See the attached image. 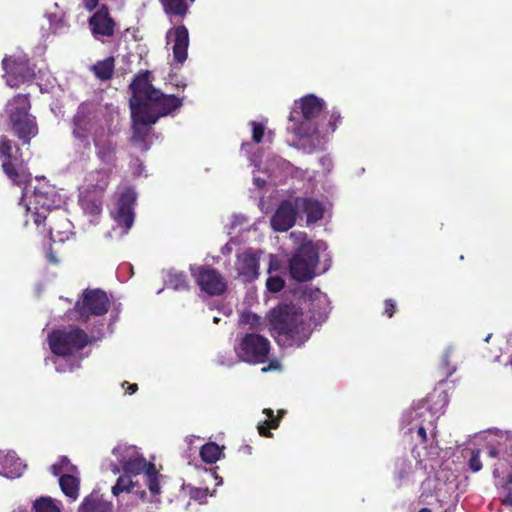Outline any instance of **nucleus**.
<instances>
[{
  "label": "nucleus",
  "instance_id": "obj_1",
  "mask_svg": "<svg viewBox=\"0 0 512 512\" xmlns=\"http://www.w3.org/2000/svg\"><path fill=\"white\" fill-rule=\"evenodd\" d=\"M130 109L133 120V142L142 151L148 150L145 138L160 117L171 114L181 107L182 100L164 94L151 84V73L137 75L131 83Z\"/></svg>",
  "mask_w": 512,
  "mask_h": 512
},
{
  "label": "nucleus",
  "instance_id": "obj_2",
  "mask_svg": "<svg viewBox=\"0 0 512 512\" xmlns=\"http://www.w3.org/2000/svg\"><path fill=\"white\" fill-rule=\"evenodd\" d=\"M117 464L114 465L113 472L120 471L125 474L117 479L112 487V494L119 497L121 493L135 494L143 499L146 495L144 490L139 489L137 481L133 478L143 473L146 485L153 496L161 493L162 475L152 462H147L140 450L126 443L118 444L112 451Z\"/></svg>",
  "mask_w": 512,
  "mask_h": 512
},
{
  "label": "nucleus",
  "instance_id": "obj_3",
  "mask_svg": "<svg viewBox=\"0 0 512 512\" xmlns=\"http://www.w3.org/2000/svg\"><path fill=\"white\" fill-rule=\"evenodd\" d=\"M239 323L249 329H268L281 346L300 347L310 337L309 327L293 305L280 304L273 308L265 319L245 311L241 313Z\"/></svg>",
  "mask_w": 512,
  "mask_h": 512
},
{
  "label": "nucleus",
  "instance_id": "obj_4",
  "mask_svg": "<svg viewBox=\"0 0 512 512\" xmlns=\"http://www.w3.org/2000/svg\"><path fill=\"white\" fill-rule=\"evenodd\" d=\"M290 238L298 245L289 259V273L296 281H309L325 273L331 266V255L324 241H307L304 232H292Z\"/></svg>",
  "mask_w": 512,
  "mask_h": 512
},
{
  "label": "nucleus",
  "instance_id": "obj_5",
  "mask_svg": "<svg viewBox=\"0 0 512 512\" xmlns=\"http://www.w3.org/2000/svg\"><path fill=\"white\" fill-rule=\"evenodd\" d=\"M65 203V198L59 191L44 178H36L35 184L31 183L25 186L21 198V204L25 207V224L32 221L40 232L45 231L41 229V225L47 218L48 213L52 209L60 208Z\"/></svg>",
  "mask_w": 512,
  "mask_h": 512
},
{
  "label": "nucleus",
  "instance_id": "obj_6",
  "mask_svg": "<svg viewBox=\"0 0 512 512\" xmlns=\"http://www.w3.org/2000/svg\"><path fill=\"white\" fill-rule=\"evenodd\" d=\"M489 456L498 458L493 475L500 489V500L506 506H512V434L509 432H489Z\"/></svg>",
  "mask_w": 512,
  "mask_h": 512
},
{
  "label": "nucleus",
  "instance_id": "obj_7",
  "mask_svg": "<svg viewBox=\"0 0 512 512\" xmlns=\"http://www.w3.org/2000/svg\"><path fill=\"white\" fill-rule=\"evenodd\" d=\"M50 349L54 356L47 358L52 361L57 372L64 373L74 370L78 367V361L72 358L74 353L83 349L91 339L78 328H71L69 330H55L48 336Z\"/></svg>",
  "mask_w": 512,
  "mask_h": 512
},
{
  "label": "nucleus",
  "instance_id": "obj_8",
  "mask_svg": "<svg viewBox=\"0 0 512 512\" xmlns=\"http://www.w3.org/2000/svg\"><path fill=\"white\" fill-rule=\"evenodd\" d=\"M326 108L325 101L314 94H308L294 102L287 130L298 138L314 135L318 129V118Z\"/></svg>",
  "mask_w": 512,
  "mask_h": 512
},
{
  "label": "nucleus",
  "instance_id": "obj_9",
  "mask_svg": "<svg viewBox=\"0 0 512 512\" xmlns=\"http://www.w3.org/2000/svg\"><path fill=\"white\" fill-rule=\"evenodd\" d=\"M108 128L103 112L93 104H81L73 117L72 135L84 148H89L91 140L104 135Z\"/></svg>",
  "mask_w": 512,
  "mask_h": 512
},
{
  "label": "nucleus",
  "instance_id": "obj_10",
  "mask_svg": "<svg viewBox=\"0 0 512 512\" xmlns=\"http://www.w3.org/2000/svg\"><path fill=\"white\" fill-rule=\"evenodd\" d=\"M111 173V167H104L90 171L85 176L79 189V204L86 215L96 217L101 213L103 194L109 185Z\"/></svg>",
  "mask_w": 512,
  "mask_h": 512
},
{
  "label": "nucleus",
  "instance_id": "obj_11",
  "mask_svg": "<svg viewBox=\"0 0 512 512\" xmlns=\"http://www.w3.org/2000/svg\"><path fill=\"white\" fill-rule=\"evenodd\" d=\"M31 108L28 95L18 94L6 104V113L14 134L23 142L29 144L38 133L35 117L29 113Z\"/></svg>",
  "mask_w": 512,
  "mask_h": 512
},
{
  "label": "nucleus",
  "instance_id": "obj_12",
  "mask_svg": "<svg viewBox=\"0 0 512 512\" xmlns=\"http://www.w3.org/2000/svg\"><path fill=\"white\" fill-rule=\"evenodd\" d=\"M300 302L303 307L296 304L292 305L297 308L300 315L302 314L303 320L311 333L310 322L317 325L327 318L330 312V301L327 295L318 288H309L304 292Z\"/></svg>",
  "mask_w": 512,
  "mask_h": 512
},
{
  "label": "nucleus",
  "instance_id": "obj_13",
  "mask_svg": "<svg viewBox=\"0 0 512 512\" xmlns=\"http://www.w3.org/2000/svg\"><path fill=\"white\" fill-rule=\"evenodd\" d=\"M136 193L131 188L119 190L116 203L111 210V216L116 223L112 231L108 232V237H122L127 234L134 221V204Z\"/></svg>",
  "mask_w": 512,
  "mask_h": 512
},
{
  "label": "nucleus",
  "instance_id": "obj_14",
  "mask_svg": "<svg viewBox=\"0 0 512 512\" xmlns=\"http://www.w3.org/2000/svg\"><path fill=\"white\" fill-rule=\"evenodd\" d=\"M440 411L432 410L426 400L419 401L403 416V423L408 426V432L416 431L418 437L425 442L426 429L434 428V422Z\"/></svg>",
  "mask_w": 512,
  "mask_h": 512
},
{
  "label": "nucleus",
  "instance_id": "obj_15",
  "mask_svg": "<svg viewBox=\"0 0 512 512\" xmlns=\"http://www.w3.org/2000/svg\"><path fill=\"white\" fill-rule=\"evenodd\" d=\"M270 350V343L267 338L250 333L244 335L235 346V352L240 360L259 364L266 361Z\"/></svg>",
  "mask_w": 512,
  "mask_h": 512
},
{
  "label": "nucleus",
  "instance_id": "obj_16",
  "mask_svg": "<svg viewBox=\"0 0 512 512\" xmlns=\"http://www.w3.org/2000/svg\"><path fill=\"white\" fill-rule=\"evenodd\" d=\"M50 469L54 476L59 477V485L64 495L75 501L79 496L80 485L77 467L63 456Z\"/></svg>",
  "mask_w": 512,
  "mask_h": 512
},
{
  "label": "nucleus",
  "instance_id": "obj_17",
  "mask_svg": "<svg viewBox=\"0 0 512 512\" xmlns=\"http://www.w3.org/2000/svg\"><path fill=\"white\" fill-rule=\"evenodd\" d=\"M2 65L6 83L11 88L18 87L34 76V72L28 64V58L23 53L4 58Z\"/></svg>",
  "mask_w": 512,
  "mask_h": 512
},
{
  "label": "nucleus",
  "instance_id": "obj_18",
  "mask_svg": "<svg viewBox=\"0 0 512 512\" xmlns=\"http://www.w3.org/2000/svg\"><path fill=\"white\" fill-rule=\"evenodd\" d=\"M110 306L109 298L101 290H88L83 293L82 300L77 301L75 310L79 319L86 321L90 315H103Z\"/></svg>",
  "mask_w": 512,
  "mask_h": 512
},
{
  "label": "nucleus",
  "instance_id": "obj_19",
  "mask_svg": "<svg viewBox=\"0 0 512 512\" xmlns=\"http://www.w3.org/2000/svg\"><path fill=\"white\" fill-rule=\"evenodd\" d=\"M190 271L202 291L209 295H219L226 289V282L215 269L205 266H190Z\"/></svg>",
  "mask_w": 512,
  "mask_h": 512
},
{
  "label": "nucleus",
  "instance_id": "obj_20",
  "mask_svg": "<svg viewBox=\"0 0 512 512\" xmlns=\"http://www.w3.org/2000/svg\"><path fill=\"white\" fill-rule=\"evenodd\" d=\"M0 157L4 173L17 185L28 182L30 174L22 167H18L16 159H12V142L6 137L0 139Z\"/></svg>",
  "mask_w": 512,
  "mask_h": 512
},
{
  "label": "nucleus",
  "instance_id": "obj_21",
  "mask_svg": "<svg viewBox=\"0 0 512 512\" xmlns=\"http://www.w3.org/2000/svg\"><path fill=\"white\" fill-rule=\"evenodd\" d=\"M299 215L296 198L283 201L271 218V226L274 230L284 232L289 230Z\"/></svg>",
  "mask_w": 512,
  "mask_h": 512
},
{
  "label": "nucleus",
  "instance_id": "obj_22",
  "mask_svg": "<svg viewBox=\"0 0 512 512\" xmlns=\"http://www.w3.org/2000/svg\"><path fill=\"white\" fill-rule=\"evenodd\" d=\"M167 45L171 46L174 61L183 64L187 59L189 46V34L185 26H177L170 29L166 35Z\"/></svg>",
  "mask_w": 512,
  "mask_h": 512
},
{
  "label": "nucleus",
  "instance_id": "obj_23",
  "mask_svg": "<svg viewBox=\"0 0 512 512\" xmlns=\"http://www.w3.org/2000/svg\"><path fill=\"white\" fill-rule=\"evenodd\" d=\"M89 24L96 39L100 40L103 37H110L114 33L115 23L104 6L97 10L89 19Z\"/></svg>",
  "mask_w": 512,
  "mask_h": 512
},
{
  "label": "nucleus",
  "instance_id": "obj_24",
  "mask_svg": "<svg viewBox=\"0 0 512 512\" xmlns=\"http://www.w3.org/2000/svg\"><path fill=\"white\" fill-rule=\"evenodd\" d=\"M299 215L305 214L307 224L321 220L325 213V207L318 200L307 197H296Z\"/></svg>",
  "mask_w": 512,
  "mask_h": 512
},
{
  "label": "nucleus",
  "instance_id": "obj_25",
  "mask_svg": "<svg viewBox=\"0 0 512 512\" xmlns=\"http://www.w3.org/2000/svg\"><path fill=\"white\" fill-rule=\"evenodd\" d=\"M26 465L16 457L15 453L0 450V475L7 478L20 477Z\"/></svg>",
  "mask_w": 512,
  "mask_h": 512
},
{
  "label": "nucleus",
  "instance_id": "obj_26",
  "mask_svg": "<svg viewBox=\"0 0 512 512\" xmlns=\"http://www.w3.org/2000/svg\"><path fill=\"white\" fill-rule=\"evenodd\" d=\"M259 260L251 251L244 252L237 257L236 269L245 280L251 281L257 278L259 272Z\"/></svg>",
  "mask_w": 512,
  "mask_h": 512
},
{
  "label": "nucleus",
  "instance_id": "obj_27",
  "mask_svg": "<svg viewBox=\"0 0 512 512\" xmlns=\"http://www.w3.org/2000/svg\"><path fill=\"white\" fill-rule=\"evenodd\" d=\"M109 128L106 130L104 135H99L93 139V143L96 148V154L99 160L106 165L111 167L115 161V145L109 139Z\"/></svg>",
  "mask_w": 512,
  "mask_h": 512
},
{
  "label": "nucleus",
  "instance_id": "obj_28",
  "mask_svg": "<svg viewBox=\"0 0 512 512\" xmlns=\"http://www.w3.org/2000/svg\"><path fill=\"white\" fill-rule=\"evenodd\" d=\"M254 166L258 171H263L267 174V178L273 182H276L284 173H287L291 170V165L287 161L283 160L279 157H273L268 160V164L265 166L263 170H261L260 165L255 162L254 159H250Z\"/></svg>",
  "mask_w": 512,
  "mask_h": 512
},
{
  "label": "nucleus",
  "instance_id": "obj_29",
  "mask_svg": "<svg viewBox=\"0 0 512 512\" xmlns=\"http://www.w3.org/2000/svg\"><path fill=\"white\" fill-rule=\"evenodd\" d=\"M111 510V503L102 500L96 492L85 497L79 507V512H111Z\"/></svg>",
  "mask_w": 512,
  "mask_h": 512
},
{
  "label": "nucleus",
  "instance_id": "obj_30",
  "mask_svg": "<svg viewBox=\"0 0 512 512\" xmlns=\"http://www.w3.org/2000/svg\"><path fill=\"white\" fill-rule=\"evenodd\" d=\"M71 229L72 223L67 218L63 217L59 223H54L49 227L47 231L50 235L51 241L54 243H63L64 241L68 240L72 234Z\"/></svg>",
  "mask_w": 512,
  "mask_h": 512
},
{
  "label": "nucleus",
  "instance_id": "obj_31",
  "mask_svg": "<svg viewBox=\"0 0 512 512\" xmlns=\"http://www.w3.org/2000/svg\"><path fill=\"white\" fill-rule=\"evenodd\" d=\"M263 414L266 415L267 419L258 424V432L262 436L271 437L272 434L268 429H276L279 426L280 418L284 414V411L280 410L277 417H274V412L271 409H264Z\"/></svg>",
  "mask_w": 512,
  "mask_h": 512
},
{
  "label": "nucleus",
  "instance_id": "obj_32",
  "mask_svg": "<svg viewBox=\"0 0 512 512\" xmlns=\"http://www.w3.org/2000/svg\"><path fill=\"white\" fill-rule=\"evenodd\" d=\"M169 16L184 17L188 12L186 0H159Z\"/></svg>",
  "mask_w": 512,
  "mask_h": 512
},
{
  "label": "nucleus",
  "instance_id": "obj_33",
  "mask_svg": "<svg viewBox=\"0 0 512 512\" xmlns=\"http://www.w3.org/2000/svg\"><path fill=\"white\" fill-rule=\"evenodd\" d=\"M166 286L176 291L187 290L189 281L183 272L171 270L165 280Z\"/></svg>",
  "mask_w": 512,
  "mask_h": 512
},
{
  "label": "nucleus",
  "instance_id": "obj_34",
  "mask_svg": "<svg viewBox=\"0 0 512 512\" xmlns=\"http://www.w3.org/2000/svg\"><path fill=\"white\" fill-rule=\"evenodd\" d=\"M200 456L205 463H216L222 456V448L216 443H207L201 447Z\"/></svg>",
  "mask_w": 512,
  "mask_h": 512
},
{
  "label": "nucleus",
  "instance_id": "obj_35",
  "mask_svg": "<svg viewBox=\"0 0 512 512\" xmlns=\"http://www.w3.org/2000/svg\"><path fill=\"white\" fill-rule=\"evenodd\" d=\"M269 258L268 273L272 274V271L277 269V259L273 255H270ZM266 286L270 292H279L284 286V280L279 276L270 275L266 281Z\"/></svg>",
  "mask_w": 512,
  "mask_h": 512
},
{
  "label": "nucleus",
  "instance_id": "obj_36",
  "mask_svg": "<svg viewBox=\"0 0 512 512\" xmlns=\"http://www.w3.org/2000/svg\"><path fill=\"white\" fill-rule=\"evenodd\" d=\"M413 466L410 462L401 459L396 462L395 477L400 483L408 482L412 479Z\"/></svg>",
  "mask_w": 512,
  "mask_h": 512
},
{
  "label": "nucleus",
  "instance_id": "obj_37",
  "mask_svg": "<svg viewBox=\"0 0 512 512\" xmlns=\"http://www.w3.org/2000/svg\"><path fill=\"white\" fill-rule=\"evenodd\" d=\"M35 512H61L60 503L50 497H41L34 503Z\"/></svg>",
  "mask_w": 512,
  "mask_h": 512
},
{
  "label": "nucleus",
  "instance_id": "obj_38",
  "mask_svg": "<svg viewBox=\"0 0 512 512\" xmlns=\"http://www.w3.org/2000/svg\"><path fill=\"white\" fill-rule=\"evenodd\" d=\"M114 61L112 58L105 59L103 61L98 62L94 66V72L96 76L102 80H106L110 78L113 73Z\"/></svg>",
  "mask_w": 512,
  "mask_h": 512
},
{
  "label": "nucleus",
  "instance_id": "obj_39",
  "mask_svg": "<svg viewBox=\"0 0 512 512\" xmlns=\"http://www.w3.org/2000/svg\"><path fill=\"white\" fill-rule=\"evenodd\" d=\"M469 467L473 472H478L482 468V463L480 461V450H474L471 453V458L469 460Z\"/></svg>",
  "mask_w": 512,
  "mask_h": 512
},
{
  "label": "nucleus",
  "instance_id": "obj_40",
  "mask_svg": "<svg viewBox=\"0 0 512 512\" xmlns=\"http://www.w3.org/2000/svg\"><path fill=\"white\" fill-rule=\"evenodd\" d=\"M209 495L212 496L213 494L209 493L208 488H194L191 490V498L200 503H203Z\"/></svg>",
  "mask_w": 512,
  "mask_h": 512
},
{
  "label": "nucleus",
  "instance_id": "obj_41",
  "mask_svg": "<svg viewBox=\"0 0 512 512\" xmlns=\"http://www.w3.org/2000/svg\"><path fill=\"white\" fill-rule=\"evenodd\" d=\"M252 138L255 143H260L264 136V126L261 123L252 122Z\"/></svg>",
  "mask_w": 512,
  "mask_h": 512
},
{
  "label": "nucleus",
  "instance_id": "obj_42",
  "mask_svg": "<svg viewBox=\"0 0 512 512\" xmlns=\"http://www.w3.org/2000/svg\"><path fill=\"white\" fill-rule=\"evenodd\" d=\"M340 120H341L340 113L338 111L333 110L330 114V120H329V126H330L331 132L335 131L337 124L340 122Z\"/></svg>",
  "mask_w": 512,
  "mask_h": 512
},
{
  "label": "nucleus",
  "instance_id": "obj_43",
  "mask_svg": "<svg viewBox=\"0 0 512 512\" xmlns=\"http://www.w3.org/2000/svg\"><path fill=\"white\" fill-rule=\"evenodd\" d=\"M49 21L54 32H58L64 26L63 20L56 15L53 17L49 15Z\"/></svg>",
  "mask_w": 512,
  "mask_h": 512
},
{
  "label": "nucleus",
  "instance_id": "obj_44",
  "mask_svg": "<svg viewBox=\"0 0 512 512\" xmlns=\"http://www.w3.org/2000/svg\"><path fill=\"white\" fill-rule=\"evenodd\" d=\"M247 218L244 215H234L232 218V227L236 228L246 224Z\"/></svg>",
  "mask_w": 512,
  "mask_h": 512
},
{
  "label": "nucleus",
  "instance_id": "obj_45",
  "mask_svg": "<svg viewBox=\"0 0 512 512\" xmlns=\"http://www.w3.org/2000/svg\"><path fill=\"white\" fill-rule=\"evenodd\" d=\"M131 168L133 169V174L136 176H140L143 173V165L142 163L136 159L132 164Z\"/></svg>",
  "mask_w": 512,
  "mask_h": 512
},
{
  "label": "nucleus",
  "instance_id": "obj_46",
  "mask_svg": "<svg viewBox=\"0 0 512 512\" xmlns=\"http://www.w3.org/2000/svg\"><path fill=\"white\" fill-rule=\"evenodd\" d=\"M395 312V303L392 300H387L385 303V313L388 317H392Z\"/></svg>",
  "mask_w": 512,
  "mask_h": 512
},
{
  "label": "nucleus",
  "instance_id": "obj_47",
  "mask_svg": "<svg viewBox=\"0 0 512 512\" xmlns=\"http://www.w3.org/2000/svg\"><path fill=\"white\" fill-rule=\"evenodd\" d=\"M99 0H82L83 6L88 10L91 11L98 5Z\"/></svg>",
  "mask_w": 512,
  "mask_h": 512
},
{
  "label": "nucleus",
  "instance_id": "obj_48",
  "mask_svg": "<svg viewBox=\"0 0 512 512\" xmlns=\"http://www.w3.org/2000/svg\"><path fill=\"white\" fill-rule=\"evenodd\" d=\"M320 162L322 164V166L327 170L329 171L330 168L332 167V161L329 157L325 156V157H322L320 159Z\"/></svg>",
  "mask_w": 512,
  "mask_h": 512
},
{
  "label": "nucleus",
  "instance_id": "obj_49",
  "mask_svg": "<svg viewBox=\"0 0 512 512\" xmlns=\"http://www.w3.org/2000/svg\"><path fill=\"white\" fill-rule=\"evenodd\" d=\"M280 368V364L278 361H271L268 367L262 368L263 372L271 371V370H277Z\"/></svg>",
  "mask_w": 512,
  "mask_h": 512
},
{
  "label": "nucleus",
  "instance_id": "obj_50",
  "mask_svg": "<svg viewBox=\"0 0 512 512\" xmlns=\"http://www.w3.org/2000/svg\"><path fill=\"white\" fill-rule=\"evenodd\" d=\"M205 474L209 479H213L217 481V485H220L222 483V479L219 478L213 471L205 470Z\"/></svg>",
  "mask_w": 512,
  "mask_h": 512
},
{
  "label": "nucleus",
  "instance_id": "obj_51",
  "mask_svg": "<svg viewBox=\"0 0 512 512\" xmlns=\"http://www.w3.org/2000/svg\"><path fill=\"white\" fill-rule=\"evenodd\" d=\"M123 387L127 386V393L128 394H133L137 391L138 387H137V384H130L128 382H124L122 384Z\"/></svg>",
  "mask_w": 512,
  "mask_h": 512
},
{
  "label": "nucleus",
  "instance_id": "obj_52",
  "mask_svg": "<svg viewBox=\"0 0 512 512\" xmlns=\"http://www.w3.org/2000/svg\"><path fill=\"white\" fill-rule=\"evenodd\" d=\"M254 184L258 187V188H261L264 186V184L266 183L267 179L265 178H261L260 176H257V175H254Z\"/></svg>",
  "mask_w": 512,
  "mask_h": 512
},
{
  "label": "nucleus",
  "instance_id": "obj_53",
  "mask_svg": "<svg viewBox=\"0 0 512 512\" xmlns=\"http://www.w3.org/2000/svg\"><path fill=\"white\" fill-rule=\"evenodd\" d=\"M439 455V448L438 447H431L430 450L427 452V456L429 459H434Z\"/></svg>",
  "mask_w": 512,
  "mask_h": 512
},
{
  "label": "nucleus",
  "instance_id": "obj_54",
  "mask_svg": "<svg viewBox=\"0 0 512 512\" xmlns=\"http://www.w3.org/2000/svg\"><path fill=\"white\" fill-rule=\"evenodd\" d=\"M47 258L48 260L51 262V263H57L58 260L56 259V257L54 256V254L52 252H49L47 254Z\"/></svg>",
  "mask_w": 512,
  "mask_h": 512
},
{
  "label": "nucleus",
  "instance_id": "obj_55",
  "mask_svg": "<svg viewBox=\"0 0 512 512\" xmlns=\"http://www.w3.org/2000/svg\"><path fill=\"white\" fill-rule=\"evenodd\" d=\"M198 439H199L198 437L192 435V436H188L186 438V442L188 443V445H192L194 443V440H198Z\"/></svg>",
  "mask_w": 512,
  "mask_h": 512
},
{
  "label": "nucleus",
  "instance_id": "obj_56",
  "mask_svg": "<svg viewBox=\"0 0 512 512\" xmlns=\"http://www.w3.org/2000/svg\"><path fill=\"white\" fill-rule=\"evenodd\" d=\"M449 354H450V352H449V350H447L443 356V365H445V366L447 365V358H448Z\"/></svg>",
  "mask_w": 512,
  "mask_h": 512
},
{
  "label": "nucleus",
  "instance_id": "obj_57",
  "mask_svg": "<svg viewBox=\"0 0 512 512\" xmlns=\"http://www.w3.org/2000/svg\"><path fill=\"white\" fill-rule=\"evenodd\" d=\"M222 252H223V253H229V252H231V247L229 246V244H226V245L222 248Z\"/></svg>",
  "mask_w": 512,
  "mask_h": 512
},
{
  "label": "nucleus",
  "instance_id": "obj_58",
  "mask_svg": "<svg viewBox=\"0 0 512 512\" xmlns=\"http://www.w3.org/2000/svg\"><path fill=\"white\" fill-rule=\"evenodd\" d=\"M454 371H455L454 368L453 369H448V368L446 369L447 375H451Z\"/></svg>",
  "mask_w": 512,
  "mask_h": 512
},
{
  "label": "nucleus",
  "instance_id": "obj_59",
  "mask_svg": "<svg viewBox=\"0 0 512 512\" xmlns=\"http://www.w3.org/2000/svg\"><path fill=\"white\" fill-rule=\"evenodd\" d=\"M418 512H431L430 509L428 508H422L421 510H419Z\"/></svg>",
  "mask_w": 512,
  "mask_h": 512
},
{
  "label": "nucleus",
  "instance_id": "obj_60",
  "mask_svg": "<svg viewBox=\"0 0 512 512\" xmlns=\"http://www.w3.org/2000/svg\"><path fill=\"white\" fill-rule=\"evenodd\" d=\"M249 146H250V144H248V143H247V144H243V145H242V150H246V149H247V147H249Z\"/></svg>",
  "mask_w": 512,
  "mask_h": 512
},
{
  "label": "nucleus",
  "instance_id": "obj_61",
  "mask_svg": "<svg viewBox=\"0 0 512 512\" xmlns=\"http://www.w3.org/2000/svg\"><path fill=\"white\" fill-rule=\"evenodd\" d=\"M213 321H214V323H218V321H219V318H217V317H214Z\"/></svg>",
  "mask_w": 512,
  "mask_h": 512
},
{
  "label": "nucleus",
  "instance_id": "obj_62",
  "mask_svg": "<svg viewBox=\"0 0 512 512\" xmlns=\"http://www.w3.org/2000/svg\"><path fill=\"white\" fill-rule=\"evenodd\" d=\"M490 337H491V334H489V335L485 338V341H486V342H488V341H489V339H490Z\"/></svg>",
  "mask_w": 512,
  "mask_h": 512
},
{
  "label": "nucleus",
  "instance_id": "obj_63",
  "mask_svg": "<svg viewBox=\"0 0 512 512\" xmlns=\"http://www.w3.org/2000/svg\"><path fill=\"white\" fill-rule=\"evenodd\" d=\"M191 3L194 2L195 0H189Z\"/></svg>",
  "mask_w": 512,
  "mask_h": 512
}]
</instances>
